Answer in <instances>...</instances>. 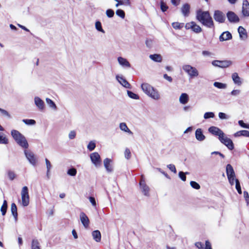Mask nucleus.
Masks as SVG:
<instances>
[{
	"instance_id": "54",
	"label": "nucleus",
	"mask_w": 249,
	"mask_h": 249,
	"mask_svg": "<svg viewBox=\"0 0 249 249\" xmlns=\"http://www.w3.org/2000/svg\"><path fill=\"white\" fill-rule=\"evenodd\" d=\"M244 197L245 199L247 205L249 204V195L247 191L244 192Z\"/></svg>"
},
{
	"instance_id": "27",
	"label": "nucleus",
	"mask_w": 249,
	"mask_h": 249,
	"mask_svg": "<svg viewBox=\"0 0 249 249\" xmlns=\"http://www.w3.org/2000/svg\"><path fill=\"white\" fill-rule=\"evenodd\" d=\"M231 78L234 84L238 86H240L242 84L241 78L239 76L237 73L234 72L232 73L231 75Z\"/></svg>"
},
{
	"instance_id": "55",
	"label": "nucleus",
	"mask_w": 249,
	"mask_h": 249,
	"mask_svg": "<svg viewBox=\"0 0 249 249\" xmlns=\"http://www.w3.org/2000/svg\"><path fill=\"white\" fill-rule=\"evenodd\" d=\"M167 167L173 172L174 173H177V170L176 169L175 166L174 164H170L167 165Z\"/></svg>"
},
{
	"instance_id": "49",
	"label": "nucleus",
	"mask_w": 249,
	"mask_h": 249,
	"mask_svg": "<svg viewBox=\"0 0 249 249\" xmlns=\"http://www.w3.org/2000/svg\"><path fill=\"white\" fill-rule=\"evenodd\" d=\"M124 157L127 160H129L131 158V152L129 149L127 148H126L125 150Z\"/></svg>"
},
{
	"instance_id": "43",
	"label": "nucleus",
	"mask_w": 249,
	"mask_h": 249,
	"mask_svg": "<svg viewBox=\"0 0 249 249\" xmlns=\"http://www.w3.org/2000/svg\"><path fill=\"white\" fill-rule=\"evenodd\" d=\"M214 117V114L213 112H207L204 114V118L205 119H208L210 118H213Z\"/></svg>"
},
{
	"instance_id": "34",
	"label": "nucleus",
	"mask_w": 249,
	"mask_h": 249,
	"mask_svg": "<svg viewBox=\"0 0 249 249\" xmlns=\"http://www.w3.org/2000/svg\"><path fill=\"white\" fill-rule=\"evenodd\" d=\"M32 249H41L40 243L37 239L32 240Z\"/></svg>"
},
{
	"instance_id": "30",
	"label": "nucleus",
	"mask_w": 249,
	"mask_h": 249,
	"mask_svg": "<svg viewBox=\"0 0 249 249\" xmlns=\"http://www.w3.org/2000/svg\"><path fill=\"white\" fill-rule=\"evenodd\" d=\"M235 137H238L240 136H244L249 137V131L246 130H240L236 132L234 134Z\"/></svg>"
},
{
	"instance_id": "57",
	"label": "nucleus",
	"mask_w": 249,
	"mask_h": 249,
	"mask_svg": "<svg viewBox=\"0 0 249 249\" xmlns=\"http://www.w3.org/2000/svg\"><path fill=\"white\" fill-rule=\"evenodd\" d=\"M240 90L239 89H234L231 92V94L232 96H237L240 93Z\"/></svg>"
},
{
	"instance_id": "3",
	"label": "nucleus",
	"mask_w": 249,
	"mask_h": 249,
	"mask_svg": "<svg viewBox=\"0 0 249 249\" xmlns=\"http://www.w3.org/2000/svg\"><path fill=\"white\" fill-rule=\"evenodd\" d=\"M11 134L13 139L19 145L24 148H28L29 144L24 135L17 130H12Z\"/></svg>"
},
{
	"instance_id": "63",
	"label": "nucleus",
	"mask_w": 249,
	"mask_h": 249,
	"mask_svg": "<svg viewBox=\"0 0 249 249\" xmlns=\"http://www.w3.org/2000/svg\"><path fill=\"white\" fill-rule=\"evenodd\" d=\"M196 246L199 249H204V245L201 242H196Z\"/></svg>"
},
{
	"instance_id": "31",
	"label": "nucleus",
	"mask_w": 249,
	"mask_h": 249,
	"mask_svg": "<svg viewBox=\"0 0 249 249\" xmlns=\"http://www.w3.org/2000/svg\"><path fill=\"white\" fill-rule=\"evenodd\" d=\"M149 57L155 62H160L162 61V57L160 54H150Z\"/></svg>"
},
{
	"instance_id": "39",
	"label": "nucleus",
	"mask_w": 249,
	"mask_h": 249,
	"mask_svg": "<svg viewBox=\"0 0 249 249\" xmlns=\"http://www.w3.org/2000/svg\"><path fill=\"white\" fill-rule=\"evenodd\" d=\"M22 122L25 124L28 125H34L36 123V121L33 119H23L22 120Z\"/></svg>"
},
{
	"instance_id": "44",
	"label": "nucleus",
	"mask_w": 249,
	"mask_h": 249,
	"mask_svg": "<svg viewBox=\"0 0 249 249\" xmlns=\"http://www.w3.org/2000/svg\"><path fill=\"white\" fill-rule=\"evenodd\" d=\"M96 146V144L93 141H90L89 143L88 144L87 146L88 149L90 151H91L93 150Z\"/></svg>"
},
{
	"instance_id": "6",
	"label": "nucleus",
	"mask_w": 249,
	"mask_h": 249,
	"mask_svg": "<svg viewBox=\"0 0 249 249\" xmlns=\"http://www.w3.org/2000/svg\"><path fill=\"white\" fill-rule=\"evenodd\" d=\"M219 140L222 144L226 146L229 150H232L234 149V144L232 140L227 137L225 134L223 137H220Z\"/></svg>"
},
{
	"instance_id": "40",
	"label": "nucleus",
	"mask_w": 249,
	"mask_h": 249,
	"mask_svg": "<svg viewBox=\"0 0 249 249\" xmlns=\"http://www.w3.org/2000/svg\"><path fill=\"white\" fill-rule=\"evenodd\" d=\"M77 173V170L75 168L71 167L68 169L67 171V174L71 176H76Z\"/></svg>"
},
{
	"instance_id": "9",
	"label": "nucleus",
	"mask_w": 249,
	"mask_h": 249,
	"mask_svg": "<svg viewBox=\"0 0 249 249\" xmlns=\"http://www.w3.org/2000/svg\"><path fill=\"white\" fill-rule=\"evenodd\" d=\"M24 154L29 162L33 166H36V159L35 154L31 151L25 150Z\"/></svg>"
},
{
	"instance_id": "32",
	"label": "nucleus",
	"mask_w": 249,
	"mask_h": 249,
	"mask_svg": "<svg viewBox=\"0 0 249 249\" xmlns=\"http://www.w3.org/2000/svg\"><path fill=\"white\" fill-rule=\"evenodd\" d=\"M120 128L122 131L128 133L129 134H133V132L128 128L125 123H121L120 124Z\"/></svg>"
},
{
	"instance_id": "13",
	"label": "nucleus",
	"mask_w": 249,
	"mask_h": 249,
	"mask_svg": "<svg viewBox=\"0 0 249 249\" xmlns=\"http://www.w3.org/2000/svg\"><path fill=\"white\" fill-rule=\"evenodd\" d=\"M228 20L231 23H237L239 21V17L232 11H228L227 13Z\"/></svg>"
},
{
	"instance_id": "1",
	"label": "nucleus",
	"mask_w": 249,
	"mask_h": 249,
	"mask_svg": "<svg viewBox=\"0 0 249 249\" xmlns=\"http://www.w3.org/2000/svg\"><path fill=\"white\" fill-rule=\"evenodd\" d=\"M196 18L207 28L214 29V22L209 11L199 9L196 11Z\"/></svg>"
},
{
	"instance_id": "8",
	"label": "nucleus",
	"mask_w": 249,
	"mask_h": 249,
	"mask_svg": "<svg viewBox=\"0 0 249 249\" xmlns=\"http://www.w3.org/2000/svg\"><path fill=\"white\" fill-rule=\"evenodd\" d=\"M231 64V61L230 60H213L212 62V64L213 66L221 68H227Z\"/></svg>"
},
{
	"instance_id": "37",
	"label": "nucleus",
	"mask_w": 249,
	"mask_h": 249,
	"mask_svg": "<svg viewBox=\"0 0 249 249\" xmlns=\"http://www.w3.org/2000/svg\"><path fill=\"white\" fill-rule=\"evenodd\" d=\"M95 28L96 29L103 33H105V31L102 28V24L100 21H97L95 22Z\"/></svg>"
},
{
	"instance_id": "59",
	"label": "nucleus",
	"mask_w": 249,
	"mask_h": 249,
	"mask_svg": "<svg viewBox=\"0 0 249 249\" xmlns=\"http://www.w3.org/2000/svg\"><path fill=\"white\" fill-rule=\"evenodd\" d=\"M218 116L220 119H228L227 115L223 112H219Z\"/></svg>"
},
{
	"instance_id": "12",
	"label": "nucleus",
	"mask_w": 249,
	"mask_h": 249,
	"mask_svg": "<svg viewBox=\"0 0 249 249\" xmlns=\"http://www.w3.org/2000/svg\"><path fill=\"white\" fill-rule=\"evenodd\" d=\"M213 18L216 21L220 23H224L226 19L225 15L219 10L214 11Z\"/></svg>"
},
{
	"instance_id": "62",
	"label": "nucleus",
	"mask_w": 249,
	"mask_h": 249,
	"mask_svg": "<svg viewBox=\"0 0 249 249\" xmlns=\"http://www.w3.org/2000/svg\"><path fill=\"white\" fill-rule=\"evenodd\" d=\"M123 5L125 6H130L131 5V2L130 0H121Z\"/></svg>"
},
{
	"instance_id": "53",
	"label": "nucleus",
	"mask_w": 249,
	"mask_h": 249,
	"mask_svg": "<svg viewBox=\"0 0 249 249\" xmlns=\"http://www.w3.org/2000/svg\"><path fill=\"white\" fill-rule=\"evenodd\" d=\"M76 132L74 130L71 131L69 134V138L71 140H72L75 138Z\"/></svg>"
},
{
	"instance_id": "33",
	"label": "nucleus",
	"mask_w": 249,
	"mask_h": 249,
	"mask_svg": "<svg viewBox=\"0 0 249 249\" xmlns=\"http://www.w3.org/2000/svg\"><path fill=\"white\" fill-rule=\"evenodd\" d=\"M46 103H47V104L48 105V106L51 108H52V109H53L54 110L57 109V107H56L55 104L54 103V102L53 100H52L50 98H47L46 99Z\"/></svg>"
},
{
	"instance_id": "24",
	"label": "nucleus",
	"mask_w": 249,
	"mask_h": 249,
	"mask_svg": "<svg viewBox=\"0 0 249 249\" xmlns=\"http://www.w3.org/2000/svg\"><path fill=\"white\" fill-rule=\"evenodd\" d=\"M232 38V35L229 31L224 32L219 36V40L224 41Z\"/></svg>"
},
{
	"instance_id": "41",
	"label": "nucleus",
	"mask_w": 249,
	"mask_h": 249,
	"mask_svg": "<svg viewBox=\"0 0 249 249\" xmlns=\"http://www.w3.org/2000/svg\"><path fill=\"white\" fill-rule=\"evenodd\" d=\"M235 188H236V189L237 190V191L238 192V193L239 194H242V190H241V187L239 180L237 179H235Z\"/></svg>"
},
{
	"instance_id": "18",
	"label": "nucleus",
	"mask_w": 249,
	"mask_h": 249,
	"mask_svg": "<svg viewBox=\"0 0 249 249\" xmlns=\"http://www.w3.org/2000/svg\"><path fill=\"white\" fill-rule=\"evenodd\" d=\"M35 104L38 108L42 111L44 109L45 104L44 101L38 97H35L34 98Z\"/></svg>"
},
{
	"instance_id": "22",
	"label": "nucleus",
	"mask_w": 249,
	"mask_h": 249,
	"mask_svg": "<svg viewBox=\"0 0 249 249\" xmlns=\"http://www.w3.org/2000/svg\"><path fill=\"white\" fill-rule=\"evenodd\" d=\"M242 14L245 17L249 16V3L247 0L243 2Z\"/></svg>"
},
{
	"instance_id": "2",
	"label": "nucleus",
	"mask_w": 249,
	"mask_h": 249,
	"mask_svg": "<svg viewBox=\"0 0 249 249\" xmlns=\"http://www.w3.org/2000/svg\"><path fill=\"white\" fill-rule=\"evenodd\" d=\"M141 88L147 95L154 100H159L160 95L158 90L148 83H143L141 85Z\"/></svg>"
},
{
	"instance_id": "35",
	"label": "nucleus",
	"mask_w": 249,
	"mask_h": 249,
	"mask_svg": "<svg viewBox=\"0 0 249 249\" xmlns=\"http://www.w3.org/2000/svg\"><path fill=\"white\" fill-rule=\"evenodd\" d=\"M213 86L219 89H225L227 85L226 84L218 82H215L213 83Z\"/></svg>"
},
{
	"instance_id": "16",
	"label": "nucleus",
	"mask_w": 249,
	"mask_h": 249,
	"mask_svg": "<svg viewBox=\"0 0 249 249\" xmlns=\"http://www.w3.org/2000/svg\"><path fill=\"white\" fill-rule=\"evenodd\" d=\"M116 78L118 82L124 88L127 89L131 88V85L122 76L117 75L116 76Z\"/></svg>"
},
{
	"instance_id": "11",
	"label": "nucleus",
	"mask_w": 249,
	"mask_h": 249,
	"mask_svg": "<svg viewBox=\"0 0 249 249\" xmlns=\"http://www.w3.org/2000/svg\"><path fill=\"white\" fill-rule=\"evenodd\" d=\"M90 158L93 164L96 167H99L101 164V160L100 155L97 152H94L90 154Z\"/></svg>"
},
{
	"instance_id": "38",
	"label": "nucleus",
	"mask_w": 249,
	"mask_h": 249,
	"mask_svg": "<svg viewBox=\"0 0 249 249\" xmlns=\"http://www.w3.org/2000/svg\"><path fill=\"white\" fill-rule=\"evenodd\" d=\"M127 93L129 97L133 99H139V96L130 90H127Z\"/></svg>"
},
{
	"instance_id": "26",
	"label": "nucleus",
	"mask_w": 249,
	"mask_h": 249,
	"mask_svg": "<svg viewBox=\"0 0 249 249\" xmlns=\"http://www.w3.org/2000/svg\"><path fill=\"white\" fill-rule=\"evenodd\" d=\"M93 239L97 242H99L101 239V234L99 230H95L92 232Z\"/></svg>"
},
{
	"instance_id": "60",
	"label": "nucleus",
	"mask_w": 249,
	"mask_h": 249,
	"mask_svg": "<svg viewBox=\"0 0 249 249\" xmlns=\"http://www.w3.org/2000/svg\"><path fill=\"white\" fill-rule=\"evenodd\" d=\"M89 198L91 204L95 207L96 206V203L95 198L92 196H89Z\"/></svg>"
},
{
	"instance_id": "14",
	"label": "nucleus",
	"mask_w": 249,
	"mask_h": 249,
	"mask_svg": "<svg viewBox=\"0 0 249 249\" xmlns=\"http://www.w3.org/2000/svg\"><path fill=\"white\" fill-rule=\"evenodd\" d=\"M140 186L142 193L145 196H149V188L142 178L140 181Z\"/></svg>"
},
{
	"instance_id": "50",
	"label": "nucleus",
	"mask_w": 249,
	"mask_h": 249,
	"mask_svg": "<svg viewBox=\"0 0 249 249\" xmlns=\"http://www.w3.org/2000/svg\"><path fill=\"white\" fill-rule=\"evenodd\" d=\"M238 124L239 125L245 128H249V124H245L244 123V121L243 120H239L238 121Z\"/></svg>"
},
{
	"instance_id": "61",
	"label": "nucleus",
	"mask_w": 249,
	"mask_h": 249,
	"mask_svg": "<svg viewBox=\"0 0 249 249\" xmlns=\"http://www.w3.org/2000/svg\"><path fill=\"white\" fill-rule=\"evenodd\" d=\"M204 249H212L211 243L208 240L205 241V247Z\"/></svg>"
},
{
	"instance_id": "56",
	"label": "nucleus",
	"mask_w": 249,
	"mask_h": 249,
	"mask_svg": "<svg viewBox=\"0 0 249 249\" xmlns=\"http://www.w3.org/2000/svg\"><path fill=\"white\" fill-rule=\"evenodd\" d=\"M45 162L46 164L47 170L50 171L52 168V165L50 161L47 159H45Z\"/></svg>"
},
{
	"instance_id": "15",
	"label": "nucleus",
	"mask_w": 249,
	"mask_h": 249,
	"mask_svg": "<svg viewBox=\"0 0 249 249\" xmlns=\"http://www.w3.org/2000/svg\"><path fill=\"white\" fill-rule=\"evenodd\" d=\"M80 219L84 227L87 228L89 226V220L87 215L84 212L80 213Z\"/></svg>"
},
{
	"instance_id": "7",
	"label": "nucleus",
	"mask_w": 249,
	"mask_h": 249,
	"mask_svg": "<svg viewBox=\"0 0 249 249\" xmlns=\"http://www.w3.org/2000/svg\"><path fill=\"white\" fill-rule=\"evenodd\" d=\"M187 30L191 29L195 33L198 34L202 31L201 28L194 21L187 23L185 26Z\"/></svg>"
},
{
	"instance_id": "17",
	"label": "nucleus",
	"mask_w": 249,
	"mask_h": 249,
	"mask_svg": "<svg viewBox=\"0 0 249 249\" xmlns=\"http://www.w3.org/2000/svg\"><path fill=\"white\" fill-rule=\"evenodd\" d=\"M181 12L184 17H187L189 16L190 13V4L187 3L183 4L181 8Z\"/></svg>"
},
{
	"instance_id": "19",
	"label": "nucleus",
	"mask_w": 249,
	"mask_h": 249,
	"mask_svg": "<svg viewBox=\"0 0 249 249\" xmlns=\"http://www.w3.org/2000/svg\"><path fill=\"white\" fill-rule=\"evenodd\" d=\"M112 161L111 159L106 158L104 160V166L108 172H111L113 171V166L111 164Z\"/></svg>"
},
{
	"instance_id": "5",
	"label": "nucleus",
	"mask_w": 249,
	"mask_h": 249,
	"mask_svg": "<svg viewBox=\"0 0 249 249\" xmlns=\"http://www.w3.org/2000/svg\"><path fill=\"white\" fill-rule=\"evenodd\" d=\"M21 195L22 205L24 207L27 206L29 204V196L28 188L27 186L22 188Z\"/></svg>"
},
{
	"instance_id": "23",
	"label": "nucleus",
	"mask_w": 249,
	"mask_h": 249,
	"mask_svg": "<svg viewBox=\"0 0 249 249\" xmlns=\"http://www.w3.org/2000/svg\"><path fill=\"white\" fill-rule=\"evenodd\" d=\"M195 137L197 140L199 141H204L206 137L203 134V131L201 128H197L195 132Z\"/></svg>"
},
{
	"instance_id": "4",
	"label": "nucleus",
	"mask_w": 249,
	"mask_h": 249,
	"mask_svg": "<svg viewBox=\"0 0 249 249\" xmlns=\"http://www.w3.org/2000/svg\"><path fill=\"white\" fill-rule=\"evenodd\" d=\"M182 68L188 74L190 79H194L199 75V72L196 68L190 65H184Z\"/></svg>"
},
{
	"instance_id": "52",
	"label": "nucleus",
	"mask_w": 249,
	"mask_h": 249,
	"mask_svg": "<svg viewBox=\"0 0 249 249\" xmlns=\"http://www.w3.org/2000/svg\"><path fill=\"white\" fill-rule=\"evenodd\" d=\"M178 176L182 181H184L186 180V177L185 176V174H184V172L182 171H180L178 173Z\"/></svg>"
},
{
	"instance_id": "10",
	"label": "nucleus",
	"mask_w": 249,
	"mask_h": 249,
	"mask_svg": "<svg viewBox=\"0 0 249 249\" xmlns=\"http://www.w3.org/2000/svg\"><path fill=\"white\" fill-rule=\"evenodd\" d=\"M208 131L212 135L215 136H218V140L220 138V137H223V135L225 134L219 128L214 126L210 127L208 128Z\"/></svg>"
},
{
	"instance_id": "45",
	"label": "nucleus",
	"mask_w": 249,
	"mask_h": 249,
	"mask_svg": "<svg viewBox=\"0 0 249 249\" xmlns=\"http://www.w3.org/2000/svg\"><path fill=\"white\" fill-rule=\"evenodd\" d=\"M116 14L122 18H124L125 17V13L122 9L117 10V11H116Z\"/></svg>"
},
{
	"instance_id": "64",
	"label": "nucleus",
	"mask_w": 249,
	"mask_h": 249,
	"mask_svg": "<svg viewBox=\"0 0 249 249\" xmlns=\"http://www.w3.org/2000/svg\"><path fill=\"white\" fill-rule=\"evenodd\" d=\"M163 77L165 79L170 82H172L173 81L172 78L171 76H168L167 74H164Z\"/></svg>"
},
{
	"instance_id": "29",
	"label": "nucleus",
	"mask_w": 249,
	"mask_h": 249,
	"mask_svg": "<svg viewBox=\"0 0 249 249\" xmlns=\"http://www.w3.org/2000/svg\"><path fill=\"white\" fill-rule=\"evenodd\" d=\"M179 102L182 104H186L189 101V96L186 93H183L181 94L179 99Z\"/></svg>"
},
{
	"instance_id": "21",
	"label": "nucleus",
	"mask_w": 249,
	"mask_h": 249,
	"mask_svg": "<svg viewBox=\"0 0 249 249\" xmlns=\"http://www.w3.org/2000/svg\"><path fill=\"white\" fill-rule=\"evenodd\" d=\"M226 174L228 178L235 177L234 169L230 164H228L226 166Z\"/></svg>"
},
{
	"instance_id": "48",
	"label": "nucleus",
	"mask_w": 249,
	"mask_h": 249,
	"mask_svg": "<svg viewBox=\"0 0 249 249\" xmlns=\"http://www.w3.org/2000/svg\"><path fill=\"white\" fill-rule=\"evenodd\" d=\"M8 143V140L6 137L2 135H0V144H7Z\"/></svg>"
},
{
	"instance_id": "58",
	"label": "nucleus",
	"mask_w": 249,
	"mask_h": 249,
	"mask_svg": "<svg viewBox=\"0 0 249 249\" xmlns=\"http://www.w3.org/2000/svg\"><path fill=\"white\" fill-rule=\"evenodd\" d=\"M7 207L4 206H1L0 208V211L3 216L5 215L7 212Z\"/></svg>"
},
{
	"instance_id": "36",
	"label": "nucleus",
	"mask_w": 249,
	"mask_h": 249,
	"mask_svg": "<svg viewBox=\"0 0 249 249\" xmlns=\"http://www.w3.org/2000/svg\"><path fill=\"white\" fill-rule=\"evenodd\" d=\"M172 27L175 29H181L184 26V23L175 22L172 24Z\"/></svg>"
},
{
	"instance_id": "47",
	"label": "nucleus",
	"mask_w": 249,
	"mask_h": 249,
	"mask_svg": "<svg viewBox=\"0 0 249 249\" xmlns=\"http://www.w3.org/2000/svg\"><path fill=\"white\" fill-rule=\"evenodd\" d=\"M106 15L109 18H112L114 15V12L113 10L108 9L106 11Z\"/></svg>"
},
{
	"instance_id": "46",
	"label": "nucleus",
	"mask_w": 249,
	"mask_h": 249,
	"mask_svg": "<svg viewBox=\"0 0 249 249\" xmlns=\"http://www.w3.org/2000/svg\"><path fill=\"white\" fill-rule=\"evenodd\" d=\"M190 185L192 188L196 190H198L200 188L199 184L195 181H191L190 182Z\"/></svg>"
},
{
	"instance_id": "42",
	"label": "nucleus",
	"mask_w": 249,
	"mask_h": 249,
	"mask_svg": "<svg viewBox=\"0 0 249 249\" xmlns=\"http://www.w3.org/2000/svg\"><path fill=\"white\" fill-rule=\"evenodd\" d=\"M160 9L163 12H165L168 9V6L166 4V3L162 0H161L160 2Z\"/></svg>"
},
{
	"instance_id": "25",
	"label": "nucleus",
	"mask_w": 249,
	"mask_h": 249,
	"mask_svg": "<svg viewBox=\"0 0 249 249\" xmlns=\"http://www.w3.org/2000/svg\"><path fill=\"white\" fill-rule=\"evenodd\" d=\"M118 61L120 65H121L123 67L125 68H130L131 67V65L128 61L122 57H118Z\"/></svg>"
},
{
	"instance_id": "20",
	"label": "nucleus",
	"mask_w": 249,
	"mask_h": 249,
	"mask_svg": "<svg viewBox=\"0 0 249 249\" xmlns=\"http://www.w3.org/2000/svg\"><path fill=\"white\" fill-rule=\"evenodd\" d=\"M238 32L239 34L240 38L241 40H245L248 38V35L246 29L242 26H239L238 28Z\"/></svg>"
},
{
	"instance_id": "51",
	"label": "nucleus",
	"mask_w": 249,
	"mask_h": 249,
	"mask_svg": "<svg viewBox=\"0 0 249 249\" xmlns=\"http://www.w3.org/2000/svg\"><path fill=\"white\" fill-rule=\"evenodd\" d=\"M7 175L9 178L11 180H13L15 178V174L14 172L12 171H8Z\"/></svg>"
},
{
	"instance_id": "28",
	"label": "nucleus",
	"mask_w": 249,
	"mask_h": 249,
	"mask_svg": "<svg viewBox=\"0 0 249 249\" xmlns=\"http://www.w3.org/2000/svg\"><path fill=\"white\" fill-rule=\"evenodd\" d=\"M11 211L16 222L18 220L17 207L15 203H12L11 207Z\"/></svg>"
}]
</instances>
